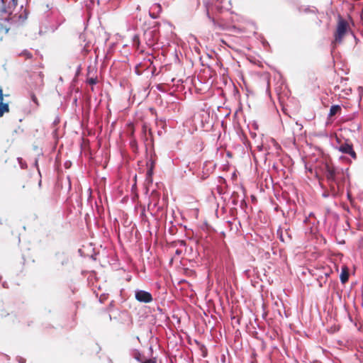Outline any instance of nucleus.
<instances>
[{"instance_id": "f257e3e1", "label": "nucleus", "mask_w": 363, "mask_h": 363, "mask_svg": "<svg viewBox=\"0 0 363 363\" xmlns=\"http://www.w3.org/2000/svg\"><path fill=\"white\" fill-rule=\"evenodd\" d=\"M347 169L344 170L330 165H326V177L328 180L331 182V189L335 192L336 189L339 190L340 185L345 182L347 177H348Z\"/></svg>"}, {"instance_id": "39448f33", "label": "nucleus", "mask_w": 363, "mask_h": 363, "mask_svg": "<svg viewBox=\"0 0 363 363\" xmlns=\"http://www.w3.org/2000/svg\"><path fill=\"white\" fill-rule=\"evenodd\" d=\"M339 150L345 154H348L354 159L356 158V153L353 150L352 145L348 143H343L340 145Z\"/></svg>"}, {"instance_id": "423d86ee", "label": "nucleus", "mask_w": 363, "mask_h": 363, "mask_svg": "<svg viewBox=\"0 0 363 363\" xmlns=\"http://www.w3.org/2000/svg\"><path fill=\"white\" fill-rule=\"evenodd\" d=\"M8 0H0V8L1 9L2 11H4L5 13H11V11H10V9H11V7H16V5H17V0H11L12 4H11V6L9 5V9H6L4 7V4H5V3Z\"/></svg>"}, {"instance_id": "2eb2a0df", "label": "nucleus", "mask_w": 363, "mask_h": 363, "mask_svg": "<svg viewBox=\"0 0 363 363\" xmlns=\"http://www.w3.org/2000/svg\"><path fill=\"white\" fill-rule=\"evenodd\" d=\"M154 6H155V8L158 9V11H159V12H160V11H161L162 8H161V6H160V4H155Z\"/></svg>"}, {"instance_id": "7ed1b4c3", "label": "nucleus", "mask_w": 363, "mask_h": 363, "mask_svg": "<svg viewBox=\"0 0 363 363\" xmlns=\"http://www.w3.org/2000/svg\"><path fill=\"white\" fill-rule=\"evenodd\" d=\"M348 23L345 20L340 17L337 22L336 30L334 33V40L332 43L334 47L336 45L340 44L342 42L343 38H345V35L348 31Z\"/></svg>"}, {"instance_id": "20e7f679", "label": "nucleus", "mask_w": 363, "mask_h": 363, "mask_svg": "<svg viewBox=\"0 0 363 363\" xmlns=\"http://www.w3.org/2000/svg\"><path fill=\"white\" fill-rule=\"evenodd\" d=\"M135 299L144 303H148L152 301L153 298L150 293L144 290L137 289L135 291Z\"/></svg>"}, {"instance_id": "f03ea898", "label": "nucleus", "mask_w": 363, "mask_h": 363, "mask_svg": "<svg viewBox=\"0 0 363 363\" xmlns=\"http://www.w3.org/2000/svg\"><path fill=\"white\" fill-rule=\"evenodd\" d=\"M35 82L32 84L30 86V98L33 104L35 105L34 107H33V109H36L39 106V101L35 96V94L34 91H36L37 93H40L43 91V86H44V82H43V74L40 72L37 74H35L33 76Z\"/></svg>"}, {"instance_id": "6e6552de", "label": "nucleus", "mask_w": 363, "mask_h": 363, "mask_svg": "<svg viewBox=\"0 0 363 363\" xmlns=\"http://www.w3.org/2000/svg\"><path fill=\"white\" fill-rule=\"evenodd\" d=\"M341 110V107L339 105H333L330 107L329 116L332 117L335 116L337 112Z\"/></svg>"}, {"instance_id": "a211bd4d", "label": "nucleus", "mask_w": 363, "mask_h": 363, "mask_svg": "<svg viewBox=\"0 0 363 363\" xmlns=\"http://www.w3.org/2000/svg\"><path fill=\"white\" fill-rule=\"evenodd\" d=\"M35 166L38 168V160H35Z\"/></svg>"}, {"instance_id": "9b49d317", "label": "nucleus", "mask_w": 363, "mask_h": 363, "mask_svg": "<svg viewBox=\"0 0 363 363\" xmlns=\"http://www.w3.org/2000/svg\"><path fill=\"white\" fill-rule=\"evenodd\" d=\"M87 82L91 85H94L97 83V79L96 78H89Z\"/></svg>"}, {"instance_id": "9d476101", "label": "nucleus", "mask_w": 363, "mask_h": 363, "mask_svg": "<svg viewBox=\"0 0 363 363\" xmlns=\"http://www.w3.org/2000/svg\"><path fill=\"white\" fill-rule=\"evenodd\" d=\"M17 160L21 169H26L27 167L26 163L23 161V160L21 157H18Z\"/></svg>"}, {"instance_id": "f3484780", "label": "nucleus", "mask_w": 363, "mask_h": 363, "mask_svg": "<svg viewBox=\"0 0 363 363\" xmlns=\"http://www.w3.org/2000/svg\"><path fill=\"white\" fill-rule=\"evenodd\" d=\"M152 169H150V170H148V172H147V174H148L149 176H151V175H152Z\"/></svg>"}, {"instance_id": "ddd939ff", "label": "nucleus", "mask_w": 363, "mask_h": 363, "mask_svg": "<svg viewBox=\"0 0 363 363\" xmlns=\"http://www.w3.org/2000/svg\"><path fill=\"white\" fill-rule=\"evenodd\" d=\"M135 358L138 361V362H140L142 363V362L143 361V359L141 358V354L139 353V352H137L135 354Z\"/></svg>"}, {"instance_id": "4468645a", "label": "nucleus", "mask_w": 363, "mask_h": 363, "mask_svg": "<svg viewBox=\"0 0 363 363\" xmlns=\"http://www.w3.org/2000/svg\"><path fill=\"white\" fill-rule=\"evenodd\" d=\"M18 362L19 363H25L26 362V359L23 357H18Z\"/></svg>"}, {"instance_id": "1a4fd4ad", "label": "nucleus", "mask_w": 363, "mask_h": 363, "mask_svg": "<svg viewBox=\"0 0 363 363\" xmlns=\"http://www.w3.org/2000/svg\"><path fill=\"white\" fill-rule=\"evenodd\" d=\"M348 272L345 270H342L341 274H340V280L342 283H345L348 280Z\"/></svg>"}, {"instance_id": "0eeeda50", "label": "nucleus", "mask_w": 363, "mask_h": 363, "mask_svg": "<svg viewBox=\"0 0 363 363\" xmlns=\"http://www.w3.org/2000/svg\"><path fill=\"white\" fill-rule=\"evenodd\" d=\"M9 111V105L3 103V101L0 102V117H2L4 113Z\"/></svg>"}, {"instance_id": "6ab92c4d", "label": "nucleus", "mask_w": 363, "mask_h": 363, "mask_svg": "<svg viewBox=\"0 0 363 363\" xmlns=\"http://www.w3.org/2000/svg\"><path fill=\"white\" fill-rule=\"evenodd\" d=\"M140 6H138L137 10H140Z\"/></svg>"}, {"instance_id": "dca6fc26", "label": "nucleus", "mask_w": 363, "mask_h": 363, "mask_svg": "<svg viewBox=\"0 0 363 363\" xmlns=\"http://www.w3.org/2000/svg\"><path fill=\"white\" fill-rule=\"evenodd\" d=\"M150 17H151L152 18H154V19L157 18V15H155V13H151V12H150Z\"/></svg>"}, {"instance_id": "f8f14e48", "label": "nucleus", "mask_w": 363, "mask_h": 363, "mask_svg": "<svg viewBox=\"0 0 363 363\" xmlns=\"http://www.w3.org/2000/svg\"><path fill=\"white\" fill-rule=\"evenodd\" d=\"M142 363H156L155 358L144 359Z\"/></svg>"}]
</instances>
